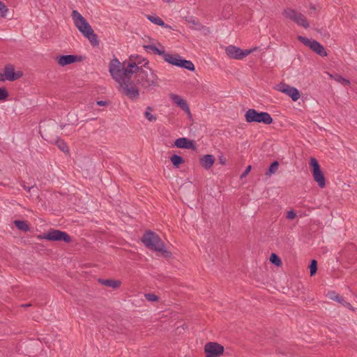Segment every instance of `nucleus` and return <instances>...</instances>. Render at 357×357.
Wrapping results in <instances>:
<instances>
[{"label":"nucleus","instance_id":"obj_4","mask_svg":"<svg viewBox=\"0 0 357 357\" xmlns=\"http://www.w3.org/2000/svg\"><path fill=\"white\" fill-rule=\"evenodd\" d=\"M164 60L169 64L184 68L190 71H194L195 70V65L192 61L182 59L179 56L176 54H164Z\"/></svg>","mask_w":357,"mask_h":357},{"label":"nucleus","instance_id":"obj_13","mask_svg":"<svg viewBox=\"0 0 357 357\" xmlns=\"http://www.w3.org/2000/svg\"><path fill=\"white\" fill-rule=\"evenodd\" d=\"M215 162V158L212 154H204L200 156L199 162L200 166L205 170L211 169Z\"/></svg>","mask_w":357,"mask_h":357},{"label":"nucleus","instance_id":"obj_25","mask_svg":"<svg viewBox=\"0 0 357 357\" xmlns=\"http://www.w3.org/2000/svg\"><path fill=\"white\" fill-rule=\"evenodd\" d=\"M148 19L151 22H152L159 26H163L165 25L163 20L158 17L149 16Z\"/></svg>","mask_w":357,"mask_h":357},{"label":"nucleus","instance_id":"obj_33","mask_svg":"<svg viewBox=\"0 0 357 357\" xmlns=\"http://www.w3.org/2000/svg\"><path fill=\"white\" fill-rule=\"evenodd\" d=\"M149 48H150L153 52H154L156 54H158L160 55L161 54H165L164 52L162 51H160V50H158L156 47L155 46H149L148 47Z\"/></svg>","mask_w":357,"mask_h":357},{"label":"nucleus","instance_id":"obj_11","mask_svg":"<svg viewBox=\"0 0 357 357\" xmlns=\"http://www.w3.org/2000/svg\"><path fill=\"white\" fill-rule=\"evenodd\" d=\"M298 40L303 43L305 46L309 47L317 54L321 56H327V52H326L324 47L319 42L301 36L298 37Z\"/></svg>","mask_w":357,"mask_h":357},{"label":"nucleus","instance_id":"obj_32","mask_svg":"<svg viewBox=\"0 0 357 357\" xmlns=\"http://www.w3.org/2000/svg\"><path fill=\"white\" fill-rule=\"evenodd\" d=\"M296 217V214L294 211H289L287 213V218L289 220H293Z\"/></svg>","mask_w":357,"mask_h":357},{"label":"nucleus","instance_id":"obj_36","mask_svg":"<svg viewBox=\"0 0 357 357\" xmlns=\"http://www.w3.org/2000/svg\"><path fill=\"white\" fill-rule=\"evenodd\" d=\"M251 169V166H248L247 167V174H248V172L250 171Z\"/></svg>","mask_w":357,"mask_h":357},{"label":"nucleus","instance_id":"obj_18","mask_svg":"<svg viewBox=\"0 0 357 357\" xmlns=\"http://www.w3.org/2000/svg\"><path fill=\"white\" fill-rule=\"evenodd\" d=\"M123 65L119 60H112L110 63V72L113 75H119L123 70Z\"/></svg>","mask_w":357,"mask_h":357},{"label":"nucleus","instance_id":"obj_21","mask_svg":"<svg viewBox=\"0 0 357 357\" xmlns=\"http://www.w3.org/2000/svg\"><path fill=\"white\" fill-rule=\"evenodd\" d=\"M15 226L20 231L28 232L30 231V227L26 221L15 220L13 222Z\"/></svg>","mask_w":357,"mask_h":357},{"label":"nucleus","instance_id":"obj_22","mask_svg":"<svg viewBox=\"0 0 357 357\" xmlns=\"http://www.w3.org/2000/svg\"><path fill=\"white\" fill-rule=\"evenodd\" d=\"M137 69L138 68L135 65V63L129 64L128 68L126 70H125L123 73L125 75V78L129 79V75L135 73L137 70Z\"/></svg>","mask_w":357,"mask_h":357},{"label":"nucleus","instance_id":"obj_9","mask_svg":"<svg viewBox=\"0 0 357 357\" xmlns=\"http://www.w3.org/2000/svg\"><path fill=\"white\" fill-rule=\"evenodd\" d=\"M310 165L312 169V173L314 180L317 183L320 188H324L326 185L325 178L317 159L311 158L310 160Z\"/></svg>","mask_w":357,"mask_h":357},{"label":"nucleus","instance_id":"obj_20","mask_svg":"<svg viewBox=\"0 0 357 357\" xmlns=\"http://www.w3.org/2000/svg\"><path fill=\"white\" fill-rule=\"evenodd\" d=\"M99 282L104 286L112 287L113 289H118L121 285V282L118 280H99Z\"/></svg>","mask_w":357,"mask_h":357},{"label":"nucleus","instance_id":"obj_29","mask_svg":"<svg viewBox=\"0 0 357 357\" xmlns=\"http://www.w3.org/2000/svg\"><path fill=\"white\" fill-rule=\"evenodd\" d=\"M144 115H145V117L149 121H155L156 119L155 117L153 116V114L151 113L150 109L146 111V112L144 113Z\"/></svg>","mask_w":357,"mask_h":357},{"label":"nucleus","instance_id":"obj_28","mask_svg":"<svg viewBox=\"0 0 357 357\" xmlns=\"http://www.w3.org/2000/svg\"><path fill=\"white\" fill-rule=\"evenodd\" d=\"M279 163L277 161L273 162L269 167V173L271 174H274L278 169Z\"/></svg>","mask_w":357,"mask_h":357},{"label":"nucleus","instance_id":"obj_6","mask_svg":"<svg viewBox=\"0 0 357 357\" xmlns=\"http://www.w3.org/2000/svg\"><path fill=\"white\" fill-rule=\"evenodd\" d=\"M38 238L52 241H63L66 243H70L72 241L71 237L67 233L57 229H50L44 235L38 236Z\"/></svg>","mask_w":357,"mask_h":357},{"label":"nucleus","instance_id":"obj_7","mask_svg":"<svg viewBox=\"0 0 357 357\" xmlns=\"http://www.w3.org/2000/svg\"><path fill=\"white\" fill-rule=\"evenodd\" d=\"M273 118L267 112H258L252 109L247 111V122L263 123L269 125L273 123Z\"/></svg>","mask_w":357,"mask_h":357},{"label":"nucleus","instance_id":"obj_17","mask_svg":"<svg viewBox=\"0 0 357 357\" xmlns=\"http://www.w3.org/2000/svg\"><path fill=\"white\" fill-rule=\"evenodd\" d=\"M172 98L173 101L178 107H180L182 109H183L186 112L190 113V108H189L188 104L183 98H182L181 97L177 96V95L172 96Z\"/></svg>","mask_w":357,"mask_h":357},{"label":"nucleus","instance_id":"obj_34","mask_svg":"<svg viewBox=\"0 0 357 357\" xmlns=\"http://www.w3.org/2000/svg\"><path fill=\"white\" fill-rule=\"evenodd\" d=\"M331 298L333 299V300H336L337 302H339L340 303H342V301H344L343 298L340 296H338V295L331 296Z\"/></svg>","mask_w":357,"mask_h":357},{"label":"nucleus","instance_id":"obj_31","mask_svg":"<svg viewBox=\"0 0 357 357\" xmlns=\"http://www.w3.org/2000/svg\"><path fill=\"white\" fill-rule=\"evenodd\" d=\"M0 12L3 16L6 15L8 12L6 6L0 1Z\"/></svg>","mask_w":357,"mask_h":357},{"label":"nucleus","instance_id":"obj_37","mask_svg":"<svg viewBox=\"0 0 357 357\" xmlns=\"http://www.w3.org/2000/svg\"><path fill=\"white\" fill-rule=\"evenodd\" d=\"M328 75L332 79H334V77H335V75H333L332 74H328Z\"/></svg>","mask_w":357,"mask_h":357},{"label":"nucleus","instance_id":"obj_1","mask_svg":"<svg viewBox=\"0 0 357 357\" xmlns=\"http://www.w3.org/2000/svg\"><path fill=\"white\" fill-rule=\"evenodd\" d=\"M139 242L144 248L163 259H170L174 256L173 249L165 243L158 232L152 229L144 230L139 237Z\"/></svg>","mask_w":357,"mask_h":357},{"label":"nucleus","instance_id":"obj_24","mask_svg":"<svg viewBox=\"0 0 357 357\" xmlns=\"http://www.w3.org/2000/svg\"><path fill=\"white\" fill-rule=\"evenodd\" d=\"M9 97V93L5 87H0V101H5Z\"/></svg>","mask_w":357,"mask_h":357},{"label":"nucleus","instance_id":"obj_3","mask_svg":"<svg viewBox=\"0 0 357 357\" xmlns=\"http://www.w3.org/2000/svg\"><path fill=\"white\" fill-rule=\"evenodd\" d=\"M24 73L21 70H16L13 65L7 64L0 68V82H14L21 79Z\"/></svg>","mask_w":357,"mask_h":357},{"label":"nucleus","instance_id":"obj_35","mask_svg":"<svg viewBox=\"0 0 357 357\" xmlns=\"http://www.w3.org/2000/svg\"><path fill=\"white\" fill-rule=\"evenodd\" d=\"M344 306L351 309V310H354V309L353 308L352 305L349 303H347L346 301H342V303H341Z\"/></svg>","mask_w":357,"mask_h":357},{"label":"nucleus","instance_id":"obj_30","mask_svg":"<svg viewBox=\"0 0 357 357\" xmlns=\"http://www.w3.org/2000/svg\"><path fill=\"white\" fill-rule=\"evenodd\" d=\"M146 297L150 301L157 302L158 301V297L153 294H147Z\"/></svg>","mask_w":357,"mask_h":357},{"label":"nucleus","instance_id":"obj_2","mask_svg":"<svg viewBox=\"0 0 357 357\" xmlns=\"http://www.w3.org/2000/svg\"><path fill=\"white\" fill-rule=\"evenodd\" d=\"M73 19L75 26L89 40V43L92 45H98L99 44L98 36L86 19L76 10L73 12Z\"/></svg>","mask_w":357,"mask_h":357},{"label":"nucleus","instance_id":"obj_10","mask_svg":"<svg viewBox=\"0 0 357 357\" xmlns=\"http://www.w3.org/2000/svg\"><path fill=\"white\" fill-rule=\"evenodd\" d=\"M120 85L123 93L130 98H135L139 96L138 87L129 79L124 78Z\"/></svg>","mask_w":357,"mask_h":357},{"label":"nucleus","instance_id":"obj_16","mask_svg":"<svg viewBox=\"0 0 357 357\" xmlns=\"http://www.w3.org/2000/svg\"><path fill=\"white\" fill-rule=\"evenodd\" d=\"M56 61L61 66H65L77 61L78 59L73 55H65L57 57Z\"/></svg>","mask_w":357,"mask_h":357},{"label":"nucleus","instance_id":"obj_15","mask_svg":"<svg viewBox=\"0 0 357 357\" xmlns=\"http://www.w3.org/2000/svg\"><path fill=\"white\" fill-rule=\"evenodd\" d=\"M227 54L234 59H243L245 54L243 50L236 47L234 45H230L226 47Z\"/></svg>","mask_w":357,"mask_h":357},{"label":"nucleus","instance_id":"obj_23","mask_svg":"<svg viewBox=\"0 0 357 357\" xmlns=\"http://www.w3.org/2000/svg\"><path fill=\"white\" fill-rule=\"evenodd\" d=\"M270 261L275 266L280 267L282 265L280 258L275 253H272L270 257Z\"/></svg>","mask_w":357,"mask_h":357},{"label":"nucleus","instance_id":"obj_14","mask_svg":"<svg viewBox=\"0 0 357 357\" xmlns=\"http://www.w3.org/2000/svg\"><path fill=\"white\" fill-rule=\"evenodd\" d=\"M174 146L178 149H187L196 150L197 145L193 140L188 139L185 137H180L174 141Z\"/></svg>","mask_w":357,"mask_h":357},{"label":"nucleus","instance_id":"obj_5","mask_svg":"<svg viewBox=\"0 0 357 357\" xmlns=\"http://www.w3.org/2000/svg\"><path fill=\"white\" fill-rule=\"evenodd\" d=\"M282 15L285 18L294 21L298 25L305 29H307L310 26V23L305 16L294 9L286 8L283 10Z\"/></svg>","mask_w":357,"mask_h":357},{"label":"nucleus","instance_id":"obj_8","mask_svg":"<svg viewBox=\"0 0 357 357\" xmlns=\"http://www.w3.org/2000/svg\"><path fill=\"white\" fill-rule=\"evenodd\" d=\"M204 351L206 357H220L225 353V347L218 342H209L204 345Z\"/></svg>","mask_w":357,"mask_h":357},{"label":"nucleus","instance_id":"obj_19","mask_svg":"<svg viewBox=\"0 0 357 357\" xmlns=\"http://www.w3.org/2000/svg\"><path fill=\"white\" fill-rule=\"evenodd\" d=\"M169 161L171 162L172 166L176 169L179 168L181 165L185 163V160L177 154L172 155L169 157Z\"/></svg>","mask_w":357,"mask_h":357},{"label":"nucleus","instance_id":"obj_27","mask_svg":"<svg viewBox=\"0 0 357 357\" xmlns=\"http://www.w3.org/2000/svg\"><path fill=\"white\" fill-rule=\"evenodd\" d=\"M310 275H314L317 271V262L315 259L312 260L311 264L310 266Z\"/></svg>","mask_w":357,"mask_h":357},{"label":"nucleus","instance_id":"obj_12","mask_svg":"<svg viewBox=\"0 0 357 357\" xmlns=\"http://www.w3.org/2000/svg\"><path fill=\"white\" fill-rule=\"evenodd\" d=\"M275 89L291 97L294 101L298 100L301 96L299 91L296 88L285 83H280L275 86Z\"/></svg>","mask_w":357,"mask_h":357},{"label":"nucleus","instance_id":"obj_26","mask_svg":"<svg viewBox=\"0 0 357 357\" xmlns=\"http://www.w3.org/2000/svg\"><path fill=\"white\" fill-rule=\"evenodd\" d=\"M334 79L335 81L342 84L343 85H349L350 84V81L349 79L344 78L343 77H342L340 75H336L335 77H334Z\"/></svg>","mask_w":357,"mask_h":357},{"label":"nucleus","instance_id":"obj_38","mask_svg":"<svg viewBox=\"0 0 357 357\" xmlns=\"http://www.w3.org/2000/svg\"><path fill=\"white\" fill-rule=\"evenodd\" d=\"M252 52V50H249V51L247 50V52H246L247 55L249 54L250 53H251Z\"/></svg>","mask_w":357,"mask_h":357}]
</instances>
